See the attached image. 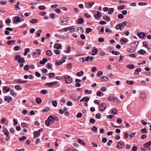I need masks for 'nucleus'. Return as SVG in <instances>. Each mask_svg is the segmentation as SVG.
Here are the masks:
<instances>
[{
    "label": "nucleus",
    "mask_w": 151,
    "mask_h": 151,
    "mask_svg": "<svg viewBox=\"0 0 151 151\" xmlns=\"http://www.w3.org/2000/svg\"><path fill=\"white\" fill-rule=\"evenodd\" d=\"M108 99L109 100L114 103H120V101L119 99L115 97L110 96L108 97Z\"/></svg>",
    "instance_id": "obj_1"
},
{
    "label": "nucleus",
    "mask_w": 151,
    "mask_h": 151,
    "mask_svg": "<svg viewBox=\"0 0 151 151\" xmlns=\"http://www.w3.org/2000/svg\"><path fill=\"white\" fill-rule=\"evenodd\" d=\"M47 119L52 123H53L55 120L57 121L58 120V117L55 116H50L48 117Z\"/></svg>",
    "instance_id": "obj_2"
},
{
    "label": "nucleus",
    "mask_w": 151,
    "mask_h": 151,
    "mask_svg": "<svg viewBox=\"0 0 151 151\" xmlns=\"http://www.w3.org/2000/svg\"><path fill=\"white\" fill-rule=\"evenodd\" d=\"M63 77L65 78V82L67 83H70L72 81L71 78L69 76H63Z\"/></svg>",
    "instance_id": "obj_3"
},
{
    "label": "nucleus",
    "mask_w": 151,
    "mask_h": 151,
    "mask_svg": "<svg viewBox=\"0 0 151 151\" xmlns=\"http://www.w3.org/2000/svg\"><path fill=\"white\" fill-rule=\"evenodd\" d=\"M124 146V142L123 141H120L118 142L116 145V147L117 148L122 149L123 148Z\"/></svg>",
    "instance_id": "obj_4"
},
{
    "label": "nucleus",
    "mask_w": 151,
    "mask_h": 151,
    "mask_svg": "<svg viewBox=\"0 0 151 151\" xmlns=\"http://www.w3.org/2000/svg\"><path fill=\"white\" fill-rule=\"evenodd\" d=\"M106 103H101L99 107V109L102 111H104L106 109Z\"/></svg>",
    "instance_id": "obj_5"
},
{
    "label": "nucleus",
    "mask_w": 151,
    "mask_h": 151,
    "mask_svg": "<svg viewBox=\"0 0 151 151\" xmlns=\"http://www.w3.org/2000/svg\"><path fill=\"white\" fill-rule=\"evenodd\" d=\"M24 20V19H23L22 20V19L18 16H16L14 17V22L16 23H17L19 22H22Z\"/></svg>",
    "instance_id": "obj_6"
},
{
    "label": "nucleus",
    "mask_w": 151,
    "mask_h": 151,
    "mask_svg": "<svg viewBox=\"0 0 151 151\" xmlns=\"http://www.w3.org/2000/svg\"><path fill=\"white\" fill-rule=\"evenodd\" d=\"M140 97L141 100H145L146 99V96L145 93L143 92H140Z\"/></svg>",
    "instance_id": "obj_7"
},
{
    "label": "nucleus",
    "mask_w": 151,
    "mask_h": 151,
    "mask_svg": "<svg viewBox=\"0 0 151 151\" xmlns=\"http://www.w3.org/2000/svg\"><path fill=\"white\" fill-rule=\"evenodd\" d=\"M68 20L65 19H61L60 20V24L63 25H66L68 24Z\"/></svg>",
    "instance_id": "obj_8"
},
{
    "label": "nucleus",
    "mask_w": 151,
    "mask_h": 151,
    "mask_svg": "<svg viewBox=\"0 0 151 151\" xmlns=\"http://www.w3.org/2000/svg\"><path fill=\"white\" fill-rule=\"evenodd\" d=\"M137 35L141 39H143L145 37V34L143 32H138L137 34Z\"/></svg>",
    "instance_id": "obj_9"
},
{
    "label": "nucleus",
    "mask_w": 151,
    "mask_h": 151,
    "mask_svg": "<svg viewBox=\"0 0 151 151\" xmlns=\"http://www.w3.org/2000/svg\"><path fill=\"white\" fill-rule=\"evenodd\" d=\"M4 100L8 103H10L12 101L11 97L9 96H6L4 97Z\"/></svg>",
    "instance_id": "obj_10"
},
{
    "label": "nucleus",
    "mask_w": 151,
    "mask_h": 151,
    "mask_svg": "<svg viewBox=\"0 0 151 151\" xmlns=\"http://www.w3.org/2000/svg\"><path fill=\"white\" fill-rule=\"evenodd\" d=\"M41 130V129H40L37 132H33V134L34 135V138H35L38 137L40 134V130Z\"/></svg>",
    "instance_id": "obj_11"
},
{
    "label": "nucleus",
    "mask_w": 151,
    "mask_h": 151,
    "mask_svg": "<svg viewBox=\"0 0 151 151\" xmlns=\"http://www.w3.org/2000/svg\"><path fill=\"white\" fill-rule=\"evenodd\" d=\"M58 82L57 81H54L50 83H46L45 84L46 85L50 87L51 86H53L57 84Z\"/></svg>",
    "instance_id": "obj_12"
},
{
    "label": "nucleus",
    "mask_w": 151,
    "mask_h": 151,
    "mask_svg": "<svg viewBox=\"0 0 151 151\" xmlns=\"http://www.w3.org/2000/svg\"><path fill=\"white\" fill-rule=\"evenodd\" d=\"M14 82L15 83H27V81H22L20 79H15L14 80Z\"/></svg>",
    "instance_id": "obj_13"
},
{
    "label": "nucleus",
    "mask_w": 151,
    "mask_h": 151,
    "mask_svg": "<svg viewBox=\"0 0 151 151\" xmlns=\"http://www.w3.org/2000/svg\"><path fill=\"white\" fill-rule=\"evenodd\" d=\"M97 14H95L94 15V17L96 19L100 17L101 16V14L100 13V12L97 11Z\"/></svg>",
    "instance_id": "obj_14"
},
{
    "label": "nucleus",
    "mask_w": 151,
    "mask_h": 151,
    "mask_svg": "<svg viewBox=\"0 0 151 151\" xmlns=\"http://www.w3.org/2000/svg\"><path fill=\"white\" fill-rule=\"evenodd\" d=\"M89 100V98L88 97H85L83 98L82 99L80 100V102H82L83 101H85L86 102H88Z\"/></svg>",
    "instance_id": "obj_15"
},
{
    "label": "nucleus",
    "mask_w": 151,
    "mask_h": 151,
    "mask_svg": "<svg viewBox=\"0 0 151 151\" xmlns=\"http://www.w3.org/2000/svg\"><path fill=\"white\" fill-rule=\"evenodd\" d=\"M3 132L5 136H9V132L6 128H4L3 129Z\"/></svg>",
    "instance_id": "obj_16"
},
{
    "label": "nucleus",
    "mask_w": 151,
    "mask_h": 151,
    "mask_svg": "<svg viewBox=\"0 0 151 151\" xmlns=\"http://www.w3.org/2000/svg\"><path fill=\"white\" fill-rule=\"evenodd\" d=\"M151 145V141H149L143 145V146L145 147H148Z\"/></svg>",
    "instance_id": "obj_17"
},
{
    "label": "nucleus",
    "mask_w": 151,
    "mask_h": 151,
    "mask_svg": "<svg viewBox=\"0 0 151 151\" xmlns=\"http://www.w3.org/2000/svg\"><path fill=\"white\" fill-rule=\"evenodd\" d=\"M10 94L11 96L14 97H15L17 96V93L13 90H11L10 91Z\"/></svg>",
    "instance_id": "obj_18"
},
{
    "label": "nucleus",
    "mask_w": 151,
    "mask_h": 151,
    "mask_svg": "<svg viewBox=\"0 0 151 151\" xmlns=\"http://www.w3.org/2000/svg\"><path fill=\"white\" fill-rule=\"evenodd\" d=\"M61 47V46L60 44L59 43H56L54 46V48L57 49H60Z\"/></svg>",
    "instance_id": "obj_19"
},
{
    "label": "nucleus",
    "mask_w": 151,
    "mask_h": 151,
    "mask_svg": "<svg viewBox=\"0 0 151 151\" xmlns=\"http://www.w3.org/2000/svg\"><path fill=\"white\" fill-rule=\"evenodd\" d=\"M101 80L102 81H108L109 79L107 77L105 76H102L101 77Z\"/></svg>",
    "instance_id": "obj_20"
},
{
    "label": "nucleus",
    "mask_w": 151,
    "mask_h": 151,
    "mask_svg": "<svg viewBox=\"0 0 151 151\" xmlns=\"http://www.w3.org/2000/svg\"><path fill=\"white\" fill-rule=\"evenodd\" d=\"M77 22L79 24H81L84 22L83 19L82 18H80L78 19Z\"/></svg>",
    "instance_id": "obj_21"
},
{
    "label": "nucleus",
    "mask_w": 151,
    "mask_h": 151,
    "mask_svg": "<svg viewBox=\"0 0 151 151\" xmlns=\"http://www.w3.org/2000/svg\"><path fill=\"white\" fill-rule=\"evenodd\" d=\"M127 67L130 69H132L134 68V66L133 64H128L127 65Z\"/></svg>",
    "instance_id": "obj_22"
},
{
    "label": "nucleus",
    "mask_w": 151,
    "mask_h": 151,
    "mask_svg": "<svg viewBox=\"0 0 151 151\" xmlns=\"http://www.w3.org/2000/svg\"><path fill=\"white\" fill-rule=\"evenodd\" d=\"M47 61V59L45 58L43 59L42 60H41L40 61V63L41 64H44Z\"/></svg>",
    "instance_id": "obj_23"
},
{
    "label": "nucleus",
    "mask_w": 151,
    "mask_h": 151,
    "mask_svg": "<svg viewBox=\"0 0 151 151\" xmlns=\"http://www.w3.org/2000/svg\"><path fill=\"white\" fill-rule=\"evenodd\" d=\"M127 23V22L125 21L120 23L122 28V29L124 26L126 25Z\"/></svg>",
    "instance_id": "obj_24"
},
{
    "label": "nucleus",
    "mask_w": 151,
    "mask_h": 151,
    "mask_svg": "<svg viewBox=\"0 0 151 151\" xmlns=\"http://www.w3.org/2000/svg\"><path fill=\"white\" fill-rule=\"evenodd\" d=\"M52 123L50 121H49V120H48V119H47L46 121H45V125L47 126H49L50 124H52Z\"/></svg>",
    "instance_id": "obj_25"
},
{
    "label": "nucleus",
    "mask_w": 151,
    "mask_h": 151,
    "mask_svg": "<svg viewBox=\"0 0 151 151\" xmlns=\"http://www.w3.org/2000/svg\"><path fill=\"white\" fill-rule=\"evenodd\" d=\"M97 95L98 96L101 97L103 96L104 94L100 91H98L97 92Z\"/></svg>",
    "instance_id": "obj_26"
},
{
    "label": "nucleus",
    "mask_w": 151,
    "mask_h": 151,
    "mask_svg": "<svg viewBox=\"0 0 151 151\" xmlns=\"http://www.w3.org/2000/svg\"><path fill=\"white\" fill-rule=\"evenodd\" d=\"M15 41L14 40H9L7 41V44L8 45H10L15 43Z\"/></svg>",
    "instance_id": "obj_27"
},
{
    "label": "nucleus",
    "mask_w": 151,
    "mask_h": 151,
    "mask_svg": "<svg viewBox=\"0 0 151 151\" xmlns=\"http://www.w3.org/2000/svg\"><path fill=\"white\" fill-rule=\"evenodd\" d=\"M36 103L38 104L41 103L42 102V99L39 98H37L36 99Z\"/></svg>",
    "instance_id": "obj_28"
},
{
    "label": "nucleus",
    "mask_w": 151,
    "mask_h": 151,
    "mask_svg": "<svg viewBox=\"0 0 151 151\" xmlns=\"http://www.w3.org/2000/svg\"><path fill=\"white\" fill-rule=\"evenodd\" d=\"M137 52L140 54L144 55L145 53V51L141 49V50H139Z\"/></svg>",
    "instance_id": "obj_29"
},
{
    "label": "nucleus",
    "mask_w": 151,
    "mask_h": 151,
    "mask_svg": "<svg viewBox=\"0 0 151 151\" xmlns=\"http://www.w3.org/2000/svg\"><path fill=\"white\" fill-rule=\"evenodd\" d=\"M111 53L114 55H119L120 53V52L117 51H111Z\"/></svg>",
    "instance_id": "obj_30"
},
{
    "label": "nucleus",
    "mask_w": 151,
    "mask_h": 151,
    "mask_svg": "<svg viewBox=\"0 0 151 151\" xmlns=\"http://www.w3.org/2000/svg\"><path fill=\"white\" fill-rule=\"evenodd\" d=\"M108 10V13L109 14H111L113 12L114 9L113 8H110Z\"/></svg>",
    "instance_id": "obj_31"
},
{
    "label": "nucleus",
    "mask_w": 151,
    "mask_h": 151,
    "mask_svg": "<svg viewBox=\"0 0 151 151\" xmlns=\"http://www.w3.org/2000/svg\"><path fill=\"white\" fill-rule=\"evenodd\" d=\"M92 52H93L92 53V55H94L97 54V50L96 49V48H95V49L94 50H93Z\"/></svg>",
    "instance_id": "obj_32"
},
{
    "label": "nucleus",
    "mask_w": 151,
    "mask_h": 151,
    "mask_svg": "<svg viewBox=\"0 0 151 151\" xmlns=\"http://www.w3.org/2000/svg\"><path fill=\"white\" fill-rule=\"evenodd\" d=\"M92 30L91 29L89 28H88L86 29V34H88L90 32H92Z\"/></svg>",
    "instance_id": "obj_33"
},
{
    "label": "nucleus",
    "mask_w": 151,
    "mask_h": 151,
    "mask_svg": "<svg viewBox=\"0 0 151 151\" xmlns=\"http://www.w3.org/2000/svg\"><path fill=\"white\" fill-rule=\"evenodd\" d=\"M141 71V69L140 68H138L135 70V73L137 74H138L139 72H140Z\"/></svg>",
    "instance_id": "obj_34"
},
{
    "label": "nucleus",
    "mask_w": 151,
    "mask_h": 151,
    "mask_svg": "<svg viewBox=\"0 0 151 151\" xmlns=\"http://www.w3.org/2000/svg\"><path fill=\"white\" fill-rule=\"evenodd\" d=\"M24 62L25 60L24 59L22 58H21V57H20L19 60H18V62L19 63H23Z\"/></svg>",
    "instance_id": "obj_35"
},
{
    "label": "nucleus",
    "mask_w": 151,
    "mask_h": 151,
    "mask_svg": "<svg viewBox=\"0 0 151 151\" xmlns=\"http://www.w3.org/2000/svg\"><path fill=\"white\" fill-rule=\"evenodd\" d=\"M38 20L36 19H33L32 20L30 21V22L32 24H34L38 22Z\"/></svg>",
    "instance_id": "obj_36"
},
{
    "label": "nucleus",
    "mask_w": 151,
    "mask_h": 151,
    "mask_svg": "<svg viewBox=\"0 0 151 151\" xmlns=\"http://www.w3.org/2000/svg\"><path fill=\"white\" fill-rule=\"evenodd\" d=\"M55 76V73H50L49 74V77L50 78L53 77Z\"/></svg>",
    "instance_id": "obj_37"
},
{
    "label": "nucleus",
    "mask_w": 151,
    "mask_h": 151,
    "mask_svg": "<svg viewBox=\"0 0 151 151\" xmlns=\"http://www.w3.org/2000/svg\"><path fill=\"white\" fill-rule=\"evenodd\" d=\"M141 132L142 133H146L147 132V129L145 128L142 129Z\"/></svg>",
    "instance_id": "obj_38"
},
{
    "label": "nucleus",
    "mask_w": 151,
    "mask_h": 151,
    "mask_svg": "<svg viewBox=\"0 0 151 151\" xmlns=\"http://www.w3.org/2000/svg\"><path fill=\"white\" fill-rule=\"evenodd\" d=\"M83 74V71H81L80 72H78L76 74V75L78 76H81Z\"/></svg>",
    "instance_id": "obj_39"
},
{
    "label": "nucleus",
    "mask_w": 151,
    "mask_h": 151,
    "mask_svg": "<svg viewBox=\"0 0 151 151\" xmlns=\"http://www.w3.org/2000/svg\"><path fill=\"white\" fill-rule=\"evenodd\" d=\"M46 54L48 56H50L52 55V52L49 50H48L46 52Z\"/></svg>",
    "instance_id": "obj_40"
},
{
    "label": "nucleus",
    "mask_w": 151,
    "mask_h": 151,
    "mask_svg": "<svg viewBox=\"0 0 151 151\" xmlns=\"http://www.w3.org/2000/svg\"><path fill=\"white\" fill-rule=\"evenodd\" d=\"M78 143L81 144L83 145H85L86 144L81 139H78Z\"/></svg>",
    "instance_id": "obj_41"
},
{
    "label": "nucleus",
    "mask_w": 151,
    "mask_h": 151,
    "mask_svg": "<svg viewBox=\"0 0 151 151\" xmlns=\"http://www.w3.org/2000/svg\"><path fill=\"white\" fill-rule=\"evenodd\" d=\"M111 113L114 114H116L117 113V110L115 109H113L111 110Z\"/></svg>",
    "instance_id": "obj_42"
},
{
    "label": "nucleus",
    "mask_w": 151,
    "mask_h": 151,
    "mask_svg": "<svg viewBox=\"0 0 151 151\" xmlns=\"http://www.w3.org/2000/svg\"><path fill=\"white\" fill-rule=\"evenodd\" d=\"M20 47L18 45L15 46L14 48V50L15 51H17L20 49Z\"/></svg>",
    "instance_id": "obj_43"
},
{
    "label": "nucleus",
    "mask_w": 151,
    "mask_h": 151,
    "mask_svg": "<svg viewBox=\"0 0 151 151\" xmlns=\"http://www.w3.org/2000/svg\"><path fill=\"white\" fill-rule=\"evenodd\" d=\"M136 135L135 132H132L129 135L130 137L132 138H133Z\"/></svg>",
    "instance_id": "obj_44"
},
{
    "label": "nucleus",
    "mask_w": 151,
    "mask_h": 151,
    "mask_svg": "<svg viewBox=\"0 0 151 151\" xmlns=\"http://www.w3.org/2000/svg\"><path fill=\"white\" fill-rule=\"evenodd\" d=\"M15 88L18 90H20L22 89L21 86L18 85H16L15 86Z\"/></svg>",
    "instance_id": "obj_45"
},
{
    "label": "nucleus",
    "mask_w": 151,
    "mask_h": 151,
    "mask_svg": "<svg viewBox=\"0 0 151 151\" xmlns=\"http://www.w3.org/2000/svg\"><path fill=\"white\" fill-rule=\"evenodd\" d=\"M115 28L118 29H120V30H122V28L120 23L119 24H117Z\"/></svg>",
    "instance_id": "obj_46"
},
{
    "label": "nucleus",
    "mask_w": 151,
    "mask_h": 151,
    "mask_svg": "<svg viewBox=\"0 0 151 151\" xmlns=\"http://www.w3.org/2000/svg\"><path fill=\"white\" fill-rule=\"evenodd\" d=\"M20 4V3L19 2H18L17 4L15 5V9L17 10H19L20 9V8H19V5Z\"/></svg>",
    "instance_id": "obj_47"
},
{
    "label": "nucleus",
    "mask_w": 151,
    "mask_h": 151,
    "mask_svg": "<svg viewBox=\"0 0 151 151\" xmlns=\"http://www.w3.org/2000/svg\"><path fill=\"white\" fill-rule=\"evenodd\" d=\"M126 83L130 85H132L134 83V82L132 81H129L127 80L126 81Z\"/></svg>",
    "instance_id": "obj_48"
},
{
    "label": "nucleus",
    "mask_w": 151,
    "mask_h": 151,
    "mask_svg": "<svg viewBox=\"0 0 151 151\" xmlns=\"http://www.w3.org/2000/svg\"><path fill=\"white\" fill-rule=\"evenodd\" d=\"M29 67L28 65H25L24 67V70H29Z\"/></svg>",
    "instance_id": "obj_49"
},
{
    "label": "nucleus",
    "mask_w": 151,
    "mask_h": 151,
    "mask_svg": "<svg viewBox=\"0 0 151 151\" xmlns=\"http://www.w3.org/2000/svg\"><path fill=\"white\" fill-rule=\"evenodd\" d=\"M26 139V137L24 136H23L22 137H19L18 138L19 140L21 141H23Z\"/></svg>",
    "instance_id": "obj_50"
},
{
    "label": "nucleus",
    "mask_w": 151,
    "mask_h": 151,
    "mask_svg": "<svg viewBox=\"0 0 151 151\" xmlns=\"http://www.w3.org/2000/svg\"><path fill=\"white\" fill-rule=\"evenodd\" d=\"M52 65L51 63H49L47 65L46 67L49 69H51L52 68Z\"/></svg>",
    "instance_id": "obj_51"
},
{
    "label": "nucleus",
    "mask_w": 151,
    "mask_h": 151,
    "mask_svg": "<svg viewBox=\"0 0 151 151\" xmlns=\"http://www.w3.org/2000/svg\"><path fill=\"white\" fill-rule=\"evenodd\" d=\"M103 19L104 20H105L107 21H108L109 20V17L107 16H103Z\"/></svg>",
    "instance_id": "obj_52"
},
{
    "label": "nucleus",
    "mask_w": 151,
    "mask_h": 151,
    "mask_svg": "<svg viewBox=\"0 0 151 151\" xmlns=\"http://www.w3.org/2000/svg\"><path fill=\"white\" fill-rule=\"evenodd\" d=\"M54 52L55 54L57 55H59L60 53V51L59 50H54Z\"/></svg>",
    "instance_id": "obj_53"
},
{
    "label": "nucleus",
    "mask_w": 151,
    "mask_h": 151,
    "mask_svg": "<svg viewBox=\"0 0 151 151\" xmlns=\"http://www.w3.org/2000/svg\"><path fill=\"white\" fill-rule=\"evenodd\" d=\"M85 92L86 94H90L92 93V92L90 90H89L88 89H86L85 90Z\"/></svg>",
    "instance_id": "obj_54"
},
{
    "label": "nucleus",
    "mask_w": 151,
    "mask_h": 151,
    "mask_svg": "<svg viewBox=\"0 0 151 151\" xmlns=\"http://www.w3.org/2000/svg\"><path fill=\"white\" fill-rule=\"evenodd\" d=\"M39 9L41 10H44L45 9V7L43 5H40L39 6Z\"/></svg>",
    "instance_id": "obj_55"
},
{
    "label": "nucleus",
    "mask_w": 151,
    "mask_h": 151,
    "mask_svg": "<svg viewBox=\"0 0 151 151\" xmlns=\"http://www.w3.org/2000/svg\"><path fill=\"white\" fill-rule=\"evenodd\" d=\"M40 93H41L45 94L47 93V91L46 90H42L41 91Z\"/></svg>",
    "instance_id": "obj_56"
},
{
    "label": "nucleus",
    "mask_w": 151,
    "mask_h": 151,
    "mask_svg": "<svg viewBox=\"0 0 151 151\" xmlns=\"http://www.w3.org/2000/svg\"><path fill=\"white\" fill-rule=\"evenodd\" d=\"M100 115V114L98 113L96 115L95 117L96 119H99L101 118Z\"/></svg>",
    "instance_id": "obj_57"
},
{
    "label": "nucleus",
    "mask_w": 151,
    "mask_h": 151,
    "mask_svg": "<svg viewBox=\"0 0 151 151\" xmlns=\"http://www.w3.org/2000/svg\"><path fill=\"white\" fill-rule=\"evenodd\" d=\"M50 110V108L49 107H47L46 108H45V109H43L42 110V112H47L49 111Z\"/></svg>",
    "instance_id": "obj_58"
},
{
    "label": "nucleus",
    "mask_w": 151,
    "mask_h": 151,
    "mask_svg": "<svg viewBox=\"0 0 151 151\" xmlns=\"http://www.w3.org/2000/svg\"><path fill=\"white\" fill-rule=\"evenodd\" d=\"M118 18L119 19H122L124 18V15L122 14H119L118 16Z\"/></svg>",
    "instance_id": "obj_59"
},
{
    "label": "nucleus",
    "mask_w": 151,
    "mask_h": 151,
    "mask_svg": "<svg viewBox=\"0 0 151 151\" xmlns=\"http://www.w3.org/2000/svg\"><path fill=\"white\" fill-rule=\"evenodd\" d=\"M91 124H94L95 122V120L94 119L91 118L89 120Z\"/></svg>",
    "instance_id": "obj_60"
},
{
    "label": "nucleus",
    "mask_w": 151,
    "mask_h": 151,
    "mask_svg": "<svg viewBox=\"0 0 151 151\" xmlns=\"http://www.w3.org/2000/svg\"><path fill=\"white\" fill-rule=\"evenodd\" d=\"M20 57H21V56L20 55H17L16 56H15L14 58V59L15 60H19V59L20 58Z\"/></svg>",
    "instance_id": "obj_61"
},
{
    "label": "nucleus",
    "mask_w": 151,
    "mask_h": 151,
    "mask_svg": "<svg viewBox=\"0 0 151 151\" xmlns=\"http://www.w3.org/2000/svg\"><path fill=\"white\" fill-rule=\"evenodd\" d=\"M4 90H5L6 92H8L10 90V88H8V87H7V86H4Z\"/></svg>",
    "instance_id": "obj_62"
},
{
    "label": "nucleus",
    "mask_w": 151,
    "mask_h": 151,
    "mask_svg": "<svg viewBox=\"0 0 151 151\" xmlns=\"http://www.w3.org/2000/svg\"><path fill=\"white\" fill-rule=\"evenodd\" d=\"M72 66V65L71 63H69L67 64V68L68 69H70L71 68Z\"/></svg>",
    "instance_id": "obj_63"
},
{
    "label": "nucleus",
    "mask_w": 151,
    "mask_h": 151,
    "mask_svg": "<svg viewBox=\"0 0 151 151\" xmlns=\"http://www.w3.org/2000/svg\"><path fill=\"white\" fill-rule=\"evenodd\" d=\"M107 88L105 86H104L101 88V90L103 92H104L106 91Z\"/></svg>",
    "instance_id": "obj_64"
}]
</instances>
